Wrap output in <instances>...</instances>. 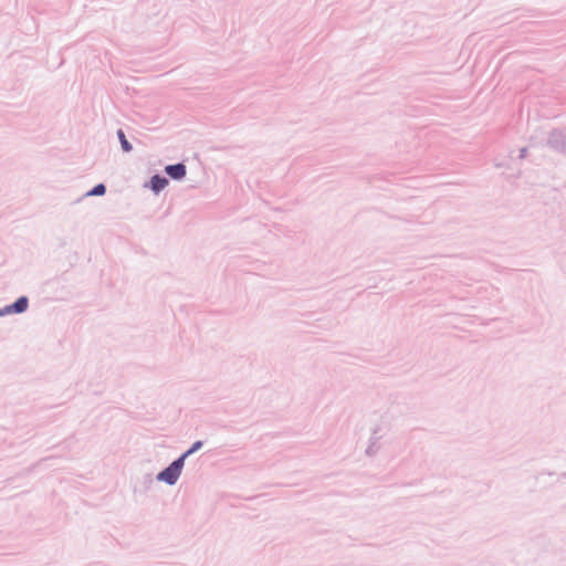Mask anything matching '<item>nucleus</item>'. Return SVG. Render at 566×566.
Listing matches in <instances>:
<instances>
[{
    "label": "nucleus",
    "mask_w": 566,
    "mask_h": 566,
    "mask_svg": "<svg viewBox=\"0 0 566 566\" xmlns=\"http://www.w3.org/2000/svg\"><path fill=\"white\" fill-rule=\"evenodd\" d=\"M165 170L172 179H182L186 176V166L182 164L169 165Z\"/></svg>",
    "instance_id": "obj_2"
},
{
    "label": "nucleus",
    "mask_w": 566,
    "mask_h": 566,
    "mask_svg": "<svg viewBox=\"0 0 566 566\" xmlns=\"http://www.w3.org/2000/svg\"><path fill=\"white\" fill-rule=\"evenodd\" d=\"M168 185V180L164 177H160L158 175H155L150 179V187L154 192L158 193L160 190H163Z\"/></svg>",
    "instance_id": "obj_4"
},
{
    "label": "nucleus",
    "mask_w": 566,
    "mask_h": 566,
    "mask_svg": "<svg viewBox=\"0 0 566 566\" xmlns=\"http://www.w3.org/2000/svg\"><path fill=\"white\" fill-rule=\"evenodd\" d=\"M201 446H202L201 441L195 442L192 444V447L186 453H184L182 455H185V459H186L189 454H191L195 451H197Z\"/></svg>",
    "instance_id": "obj_7"
},
{
    "label": "nucleus",
    "mask_w": 566,
    "mask_h": 566,
    "mask_svg": "<svg viewBox=\"0 0 566 566\" xmlns=\"http://www.w3.org/2000/svg\"><path fill=\"white\" fill-rule=\"evenodd\" d=\"M106 191V188L103 184L95 186L87 195L88 196H102Z\"/></svg>",
    "instance_id": "obj_6"
},
{
    "label": "nucleus",
    "mask_w": 566,
    "mask_h": 566,
    "mask_svg": "<svg viewBox=\"0 0 566 566\" xmlns=\"http://www.w3.org/2000/svg\"><path fill=\"white\" fill-rule=\"evenodd\" d=\"M184 461L185 455H181L179 459L174 461L168 468H166L163 472L158 474V480L164 481L168 484L176 483L181 473Z\"/></svg>",
    "instance_id": "obj_1"
},
{
    "label": "nucleus",
    "mask_w": 566,
    "mask_h": 566,
    "mask_svg": "<svg viewBox=\"0 0 566 566\" xmlns=\"http://www.w3.org/2000/svg\"><path fill=\"white\" fill-rule=\"evenodd\" d=\"M27 307H28V298L22 296V297L18 298L12 305L8 306L6 308V312L7 313H12V312L22 313L27 310Z\"/></svg>",
    "instance_id": "obj_3"
},
{
    "label": "nucleus",
    "mask_w": 566,
    "mask_h": 566,
    "mask_svg": "<svg viewBox=\"0 0 566 566\" xmlns=\"http://www.w3.org/2000/svg\"><path fill=\"white\" fill-rule=\"evenodd\" d=\"M117 136L119 138V142H120L123 150L124 151H130L132 150V145L126 139L125 134H124V132L122 129H119L117 132Z\"/></svg>",
    "instance_id": "obj_5"
}]
</instances>
